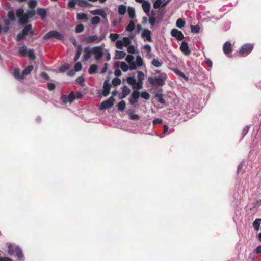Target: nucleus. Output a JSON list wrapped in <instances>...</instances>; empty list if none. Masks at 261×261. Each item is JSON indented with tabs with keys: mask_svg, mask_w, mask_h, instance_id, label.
<instances>
[{
	"mask_svg": "<svg viewBox=\"0 0 261 261\" xmlns=\"http://www.w3.org/2000/svg\"><path fill=\"white\" fill-rule=\"evenodd\" d=\"M167 76L165 73H161L159 77H148V81L152 86H162L165 84Z\"/></svg>",
	"mask_w": 261,
	"mask_h": 261,
	"instance_id": "1",
	"label": "nucleus"
},
{
	"mask_svg": "<svg viewBox=\"0 0 261 261\" xmlns=\"http://www.w3.org/2000/svg\"><path fill=\"white\" fill-rule=\"evenodd\" d=\"M253 45L250 43L243 45L240 50L236 53L239 57H244L249 54L253 50Z\"/></svg>",
	"mask_w": 261,
	"mask_h": 261,
	"instance_id": "2",
	"label": "nucleus"
},
{
	"mask_svg": "<svg viewBox=\"0 0 261 261\" xmlns=\"http://www.w3.org/2000/svg\"><path fill=\"white\" fill-rule=\"evenodd\" d=\"M50 38H56L59 40H64V37L63 34L57 31H51L48 32L43 36L44 40H48Z\"/></svg>",
	"mask_w": 261,
	"mask_h": 261,
	"instance_id": "3",
	"label": "nucleus"
},
{
	"mask_svg": "<svg viewBox=\"0 0 261 261\" xmlns=\"http://www.w3.org/2000/svg\"><path fill=\"white\" fill-rule=\"evenodd\" d=\"M92 54H93L94 55L95 60H99L101 59L103 55L102 47L100 46H95L92 47Z\"/></svg>",
	"mask_w": 261,
	"mask_h": 261,
	"instance_id": "4",
	"label": "nucleus"
},
{
	"mask_svg": "<svg viewBox=\"0 0 261 261\" xmlns=\"http://www.w3.org/2000/svg\"><path fill=\"white\" fill-rule=\"evenodd\" d=\"M105 38V35H103L100 37L97 35L89 36L85 38V41L87 43H92L94 42L99 43Z\"/></svg>",
	"mask_w": 261,
	"mask_h": 261,
	"instance_id": "5",
	"label": "nucleus"
},
{
	"mask_svg": "<svg viewBox=\"0 0 261 261\" xmlns=\"http://www.w3.org/2000/svg\"><path fill=\"white\" fill-rule=\"evenodd\" d=\"M115 99L113 96H111L107 100L101 102L100 106V110H106L112 107L114 105Z\"/></svg>",
	"mask_w": 261,
	"mask_h": 261,
	"instance_id": "6",
	"label": "nucleus"
},
{
	"mask_svg": "<svg viewBox=\"0 0 261 261\" xmlns=\"http://www.w3.org/2000/svg\"><path fill=\"white\" fill-rule=\"evenodd\" d=\"M140 96V92L137 90H134L132 93L131 97L129 99V102L132 105H134L138 101Z\"/></svg>",
	"mask_w": 261,
	"mask_h": 261,
	"instance_id": "7",
	"label": "nucleus"
},
{
	"mask_svg": "<svg viewBox=\"0 0 261 261\" xmlns=\"http://www.w3.org/2000/svg\"><path fill=\"white\" fill-rule=\"evenodd\" d=\"M61 99L64 103L67 102L71 103L75 99V96L73 91L71 92L68 95H63Z\"/></svg>",
	"mask_w": 261,
	"mask_h": 261,
	"instance_id": "8",
	"label": "nucleus"
},
{
	"mask_svg": "<svg viewBox=\"0 0 261 261\" xmlns=\"http://www.w3.org/2000/svg\"><path fill=\"white\" fill-rule=\"evenodd\" d=\"M171 35L178 40H182L184 38L182 32L176 29H173L171 30Z\"/></svg>",
	"mask_w": 261,
	"mask_h": 261,
	"instance_id": "9",
	"label": "nucleus"
},
{
	"mask_svg": "<svg viewBox=\"0 0 261 261\" xmlns=\"http://www.w3.org/2000/svg\"><path fill=\"white\" fill-rule=\"evenodd\" d=\"M180 49L186 56H188L191 53V51L189 48L188 43L186 41L182 42L180 46Z\"/></svg>",
	"mask_w": 261,
	"mask_h": 261,
	"instance_id": "10",
	"label": "nucleus"
},
{
	"mask_svg": "<svg viewBox=\"0 0 261 261\" xmlns=\"http://www.w3.org/2000/svg\"><path fill=\"white\" fill-rule=\"evenodd\" d=\"M92 48L89 47H86L84 49V55L83 56V61H87L91 56Z\"/></svg>",
	"mask_w": 261,
	"mask_h": 261,
	"instance_id": "11",
	"label": "nucleus"
},
{
	"mask_svg": "<svg viewBox=\"0 0 261 261\" xmlns=\"http://www.w3.org/2000/svg\"><path fill=\"white\" fill-rule=\"evenodd\" d=\"M223 50L226 55H228L232 52V46L229 42L227 41L224 43L223 47Z\"/></svg>",
	"mask_w": 261,
	"mask_h": 261,
	"instance_id": "12",
	"label": "nucleus"
},
{
	"mask_svg": "<svg viewBox=\"0 0 261 261\" xmlns=\"http://www.w3.org/2000/svg\"><path fill=\"white\" fill-rule=\"evenodd\" d=\"M111 84L108 83V81H105L103 83V90L102 92V95L103 96H107L110 93L111 89Z\"/></svg>",
	"mask_w": 261,
	"mask_h": 261,
	"instance_id": "13",
	"label": "nucleus"
},
{
	"mask_svg": "<svg viewBox=\"0 0 261 261\" xmlns=\"http://www.w3.org/2000/svg\"><path fill=\"white\" fill-rule=\"evenodd\" d=\"M130 92V89L127 86H124L122 89L121 95L119 97L120 99H123L126 97Z\"/></svg>",
	"mask_w": 261,
	"mask_h": 261,
	"instance_id": "14",
	"label": "nucleus"
},
{
	"mask_svg": "<svg viewBox=\"0 0 261 261\" xmlns=\"http://www.w3.org/2000/svg\"><path fill=\"white\" fill-rule=\"evenodd\" d=\"M141 36L143 38H146L147 41H151V31L149 30L144 29L142 33Z\"/></svg>",
	"mask_w": 261,
	"mask_h": 261,
	"instance_id": "15",
	"label": "nucleus"
},
{
	"mask_svg": "<svg viewBox=\"0 0 261 261\" xmlns=\"http://www.w3.org/2000/svg\"><path fill=\"white\" fill-rule=\"evenodd\" d=\"M37 14L41 17L42 20L45 19L47 16V11L45 9L39 8L37 10Z\"/></svg>",
	"mask_w": 261,
	"mask_h": 261,
	"instance_id": "16",
	"label": "nucleus"
},
{
	"mask_svg": "<svg viewBox=\"0 0 261 261\" xmlns=\"http://www.w3.org/2000/svg\"><path fill=\"white\" fill-rule=\"evenodd\" d=\"M90 13L93 15H99L101 16L103 18L106 17V14L103 9H96L90 11Z\"/></svg>",
	"mask_w": 261,
	"mask_h": 261,
	"instance_id": "17",
	"label": "nucleus"
},
{
	"mask_svg": "<svg viewBox=\"0 0 261 261\" xmlns=\"http://www.w3.org/2000/svg\"><path fill=\"white\" fill-rule=\"evenodd\" d=\"M142 7L145 13H149L151 7L150 3L149 1H144L142 3Z\"/></svg>",
	"mask_w": 261,
	"mask_h": 261,
	"instance_id": "18",
	"label": "nucleus"
},
{
	"mask_svg": "<svg viewBox=\"0 0 261 261\" xmlns=\"http://www.w3.org/2000/svg\"><path fill=\"white\" fill-rule=\"evenodd\" d=\"M15 252L16 253L17 257L19 260H23L24 255L22 253L21 249L20 247L18 246L15 247Z\"/></svg>",
	"mask_w": 261,
	"mask_h": 261,
	"instance_id": "19",
	"label": "nucleus"
},
{
	"mask_svg": "<svg viewBox=\"0 0 261 261\" xmlns=\"http://www.w3.org/2000/svg\"><path fill=\"white\" fill-rule=\"evenodd\" d=\"M133 111L132 110H128L126 111V113L129 115L130 119L132 120H138L140 119V116L138 114H133Z\"/></svg>",
	"mask_w": 261,
	"mask_h": 261,
	"instance_id": "20",
	"label": "nucleus"
},
{
	"mask_svg": "<svg viewBox=\"0 0 261 261\" xmlns=\"http://www.w3.org/2000/svg\"><path fill=\"white\" fill-rule=\"evenodd\" d=\"M83 48L81 44L77 45L76 54L74 58V61L76 62L82 53Z\"/></svg>",
	"mask_w": 261,
	"mask_h": 261,
	"instance_id": "21",
	"label": "nucleus"
},
{
	"mask_svg": "<svg viewBox=\"0 0 261 261\" xmlns=\"http://www.w3.org/2000/svg\"><path fill=\"white\" fill-rule=\"evenodd\" d=\"M126 56V53L122 51H116L115 58L116 59H122Z\"/></svg>",
	"mask_w": 261,
	"mask_h": 261,
	"instance_id": "22",
	"label": "nucleus"
},
{
	"mask_svg": "<svg viewBox=\"0 0 261 261\" xmlns=\"http://www.w3.org/2000/svg\"><path fill=\"white\" fill-rule=\"evenodd\" d=\"M261 223V219H256L252 224L253 227L256 231H258Z\"/></svg>",
	"mask_w": 261,
	"mask_h": 261,
	"instance_id": "23",
	"label": "nucleus"
},
{
	"mask_svg": "<svg viewBox=\"0 0 261 261\" xmlns=\"http://www.w3.org/2000/svg\"><path fill=\"white\" fill-rule=\"evenodd\" d=\"M28 50L27 49V47L25 45L22 46V47H20L18 49V53L19 54L21 55L22 57H26L27 54Z\"/></svg>",
	"mask_w": 261,
	"mask_h": 261,
	"instance_id": "24",
	"label": "nucleus"
},
{
	"mask_svg": "<svg viewBox=\"0 0 261 261\" xmlns=\"http://www.w3.org/2000/svg\"><path fill=\"white\" fill-rule=\"evenodd\" d=\"M34 66L33 65L28 66L22 72V75H27L30 73V72L33 70Z\"/></svg>",
	"mask_w": 261,
	"mask_h": 261,
	"instance_id": "25",
	"label": "nucleus"
},
{
	"mask_svg": "<svg viewBox=\"0 0 261 261\" xmlns=\"http://www.w3.org/2000/svg\"><path fill=\"white\" fill-rule=\"evenodd\" d=\"M97 65L96 64H93L91 65L89 69H88V73L89 74H93L97 72Z\"/></svg>",
	"mask_w": 261,
	"mask_h": 261,
	"instance_id": "26",
	"label": "nucleus"
},
{
	"mask_svg": "<svg viewBox=\"0 0 261 261\" xmlns=\"http://www.w3.org/2000/svg\"><path fill=\"white\" fill-rule=\"evenodd\" d=\"M27 56L31 60H35L36 58L34 50L33 49H30L28 50L27 54Z\"/></svg>",
	"mask_w": 261,
	"mask_h": 261,
	"instance_id": "27",
	"label": "nucleus"
},
{
	"mask_svg": "<svg viewBox=\"0 0 261 261\" xmlns=\"http://www.w3.org/2000/svg\"><path fill=\"white\" fill-rule=\"evenodd\" d=\"M32 28V26L31 24H28L25 25L22 30V33L25 35L27 36L29 35V32L31 31V29Z\"/></svg>",
	"mask_w": 261,
	"mask_h": 261,
	"instance_id": "28",
	"label": "nucleus"
},
{
	"mask_svg": "<svg viewBox=\"0 0 261 261\" xmlns=\"http://www.w3.org/2000/svg\"><path fill=\"white\" fill-rule=\"evenodd\" d=\"M77 4L80 7H86L88 6H91V5L88 3L86 0H77Z\"/></svg>",
	"mask_w": 261,
	"mask_h": 261,
	"instance_id": "29",
	"label": "nucleus"
},
{
	"mask_svg": "<svg viewBox=\"0 0 261 261\" xmlns=\"http://www.w3.org/2000/svg\"><path fill=\"white\" fill-rule=\"evenodd\" d=\"M151 63L154 67H160L162 65L163 62L161 60H159L158 59H153Z\"/></svg>",
	"mask_w": 261,
	"mask_h": 261,
	"instance_id": "30",
	"label": "nucleus"
},
{
	"mask_svg": "<svg viewBox=\"0 0 261 261\" xmlns=\"http://www.w3.org/2000/svg\"><path fill=\"white\" fill-rule=\"evenodd\" d=\"M155 97L158 102H160L162 104H164L165 103V101L164 99L163 98V94L161 93H156L155 94Z\"/></svg>",
	"mask_w": 261,
	"mask_h": 261,
	"instance_id": "31",
	"label": "nucleus"
},
{
	"mask_svg": "<svg viewBox=\"0 0 261 261\" xmlns=\"http://www.w3.org/2000/svg\"><path fill=\"white\" fill-rule=\"evenodd\" d=\"M185 25V22L182 18H179L176 22V26L179 28L182 29Z\"/></svg>",
	"mask_w": 261,
	"mask_h": 261,
	"instance_id": "32",
	"label": "nucleus"
},
{
	"mask_svg": "<svg viewBox=\"0 0 261 261\" xmlns=\"http://www.w3.org/2000/svg\"><path fill=\"white\" fill-rule=\"evenodd\" d=\"M126 7L123 5H120L118 7V13L120 15H124L126 12Z\"/></svg>",
	"mask_w": 261,
	"mask_h": 261,
	"instance_id": "33",
	"label": "nucleus"
},
{
	"mask_svg": "<svg viewBox=\"0 0 261 261\" xmlns=\"http://www.w3.org/2000/svg\"><path fill=\"white\" fill-rule=\"evenodd\" d=\"M28 20L29 18L24 14L22 16L19 18V22L20 24L23 25L28 22Z\"/></svg>",
	"mask_w": 261,
	"mask_h": 261,
	"instance_id": "34",
	"label": "nucleus"
},
{
	"mask_svg": "<svg viewBox=\"0 0 261 261\" xmlns=\"http://www.w3.org/2000/svg\"><path fill=\"white\" fill-rule=\"evenodd\" d=\"M118 109V110L121 111L123 112L125 108L126 107V103L123 100H122L118 102L117 105Z\"/></svg>",
	"mask_w": 261,
	"mask_h": 261,
	"instance_id": "35",
	"label": "nucleus"
},
{
	"mask_svg": "<svg viewBox=\"0 0 261 261\" xmlns=\"http://www.w3.org/2000/svg\"><path fill=\"white\" fill-rule=\"evenodd\" d=\"M128 13L130 18L133 19L135 17V11L134 8L129 7L128 8Z\"/></svg>",
	"mask_w": 261,
	"mask_h": 261,
	"instance_id": "36",
	"label": "nucleus"
},
{
	"mask_svg": "<svg viewBox=\"0 0 261 261\" xmlns=\"http://www.w3.org/2000/svg\"><path fill=\"white\" fill-rule=\"evenodd\" d=\"M100 21V18L98 16H94L90 20L91 23L93 25H97Z\"/></svg>",
	"mask_w": 261,
	"mask_h": 261,
	"instance_id": "37",
	"label": "nucleus"
},
{
	"mask_svg": "<svg viewBox=\"0 0 261 261\" xmlns=\"http://www.w3.org/2000/svg\"><path fill=\"white\" fill-rule=\"evenodd\" d=\"M76 18L78 20H87L88 19L87 15L85 13H77Z\"/></svg>",
	"mask_w": 261,
	"mask_h": 261,
	"instance_id": "38",
	"label": "nucleus"
},
{
	"mask_svg": "<svg viewBox=\"0 0 261 261\" xmlns=\"http://www.w3.org/2000/svg\"><path fill=\"white\" fill-rule=\"evenodd\" d=\"M35 14V11L34 10H27L26 13H25V15L28 17L29 19L34 17Z\"/></svg>",
	"mask_w": 261,
	"mask_h": 261,
	"instance_id": "39",
	"label": "nucleus"
},
{
	"mask_svg": "<svg viewBox=\"0 0 261 261\" xmlns=\"http://www.w3.org/2000/svg\"><path fill=\"white\" fill-rule=\"evenodd\" d=\"M28 4L30 8L34 9L37 5V2L36 0H30Z\"/></svg>",
	"mask_w": 261,
	"mask_h": 261,
	"instance_id": "40",
	"label": "nucleus"
},
{
	"mask_svg": "<svg viewBox=\"0 0 261 261\" xmlns=\"http://www.w3.org/2000/svg\"><path fill=\"white\" fill-rule=\"evenodd\" d=\"M135 29V23L134 21H130L129 23L126 26V30L128 32H132Z\"/></svg>",
	"mask_w": 261,
	"mask_h": 261,
	"instance_id": "41",
	"label": "nucleus"
},
{
	"mask_svg": "<svg viewBox=\"0 0 261 261\" xmlns=\"http://www.w3.org/2000/svg\"><path fill=\"white\" fill-rule=\"evenodd\" d=\"M142 87H143V82L138 81L137 82L136 81V84H135V85H134L133 88L136 89L138 91V90L142 89Z\"/></svg>",
	"mask_w": 261,
	"mask_h": 261,
	"instance_id": "42",
	"label": "nucleus"
},
{
	"mask_svg": "<svg viewBox=\"0 0 261 261\" xmlns=\"http://www.w3.org/2000/svg\"><path fill=\"white\" fill-rule=\"evenodd\" d=\"M84 30V26L82 24H78L75 29V31L76 33L82 32Z\"/></svg>",
	"mask_w": 261,
	"mask_h": 261,
	"instance_id": "43",
	"label": "nucleus"
},
{
	"mask_svg": "<svg viewBox=\"0 0 261 261\" xmlns=\"http://www.w3.org/2000/svg\"><path fill=\"white\" fill-rule=\"evenodd\" d=\"M137 78L138 81L143 82L144 79V74L142 71H137Z\"/></svg>",
	"mask_w": 261,
	"mask_h": 261,
	"instance_id": "44",
	"label": "nucleus"
},
{
	"mask_svg": "<svg viewBox=\"0 0 261 261\" xmlns=\"http://www.w3.org/2000/svg\"><path fill=\"white\" fill-rule=\"evenodd\" d=\"M140 96H141L142 98L146 100H148L150 98L149 94L146 91L142 92L141 94L140 93Z\"/></svg>",
	"mask_w": 261,
	"mask_h": 261,
	"instance_id": "45",
	"label": "nucleus"
},
{
	"mask_svg": "<svg viewBox=\"0 0 261 261\" xmlns=\"http://www.w3.org/2000/svg\"><path fill=\"white\" fill-rule=\"evenodd\" d=\"M120 67H121V69L124 72H126L128 70V68H129L128 65L124 62H121Z\"/></svg>",
	"mask_w": 261,
	"mask_h": 261,
	"instance_id": "46",
	"label": "nucleus"
},
{
	"mask_svg": "<svg viewBox=\"0 0 261 261\" xmlns=\"http://www.w3.org/2000/svg\"><path fill=\"white\" fill-rule=\"evenodd\" d=\"M82 69V65L81 62H77L74 65V70L76 72L80 71Z\"/></svg>",
	"mask_w": 261,
	"mask_h": 261,
	"instance_id": "47",
	"label": "nucleus"
},
{
	"mask_svg": "<svg viewBox=\"0 0 261 261\" xmlns=\"http://www.w3.org/2000/svg\"><path fill=\"white\" fill-rule=\"evenodd\" d=\"M174 72L175 73H176L177 75L184 78V79H187V77L185 75L184 73L181 72V71L177 69H174Z\"/></svg>",
	"mask_w": 261,
	"mask_h": 261,
	"instance_id": "48",
	"label": "nucleus"
},
{
	"mask_svg": "<svg viewBox=\"0 0 261 261\" xmlns=\"http://www.w3.org/2000/svg\"><path fill=\"white\" fill-rule=\"evenodd\" d=\"M23 13H24L23 9L22 8H19L16 10V15L17 17L20 18L24 15Z\"/></svg>",
	"mask_w": 261,
	"mask_h": 261,
	"instance_id": "49",
	"label": "nucleus"
},
{
	"mask_svg": "<svg viewBox=\"0 0 261 261\" xmlns=\"http://www.w3.org/2000/svg\"><path fill=\"white\" fill-rule=\"evenodd\" d=\"M136 64L138 66H142L143 64V60L140 56H137Z\"/></svg>",
	"mask_w": 261,
	"mask_h": 261,
	"instance_id": "50",
	"label": "nucleus"
},
{
	"mask_svg": "<svg viewBox=\"0 0 261 261\" xmlns=\"http://www.w3.org/2000/svg\"><path fill=\"white\" fill-rule=\"evenodd\" d=\"M162 3L163 1L162 0H156L153 4V8L155 9L159 8Z\"/></svg>",
	"mask_w": 261,
	"mask_h": 261,
	"instance_id": "51",
	"label": "nucleus"
},
{
	"mask_svg": "<svg viewBox=\"0 0 261 261\" xmlns=\"http://www.w3.org/2000/svg\"><path fill=\"white\" fill-rule=\"evenodd\" d=\"M126 81L128 83L134 86V85H135L136 84V80L134 77H128L126 79Z\"/></svg>",
	"mask_w": 261,
	"mask_h": 261,
	"instance_id": "52",
	"label": "nucleus"
},
{
	"mask_svg": "<svg viewBox=\"0 0 261 261\" xmlns=\"http://www.w3.org/2000/svg\"><path fill=\"white\" fill-rule=\"evenodd\" d=\"M112 83L114 86H117L121 84V80L118 77H115L112 80Z\"/></svg>",
	"mask_w": 261,
	"mask_h": 261,
	"instance_id": "53",
	"label": "nucleus"
},
{
	"mask_svg": "<svg viewBox=\"0 0 261 261\" xmlns=\"http://www.w3.org/2000/svg\"><path fill=\"white\" fill-rule=\"evenodd\" d=\"M191 30L192 33H197L199 31L200 28L198 25H191Z\"/></svg>",
	"mask_w": 261,
	"mask_h": 261,
	"instance_id": "54",
	"label": "nucleus"
},
{
	"mask_svg": "<svg viewBox=\"0 0 261 261\" xmlns=\"http://www.w3.org/2000/svg\"><path fill=\"white\" fill-rule=\"evenodd\" d=\"M76 82L81 86H83L85 83V79L83 76L78 77L76 79Z\"/></svg>",
	"mask_w": 261,
	"mask_h": 261,
	"instance_id": "55",
	"label": "nucleus"
},
{
	"mask_svg": "<svg viewBox=\"0 0 261 261\" xmlns=\"http://www.w3.org/2000/svg\"><path fill=\"white\" fill-rule=\"evenodd\" d=\"M25 36H25L22 32L18 34L16 36L17 41H21L22 40L25 38Z\"/></svg>",
	"mask_w": 261,
	"mask_h": 261,
	"instance_id": "56",
	"label": "nucleus"
},
{
	"mask_svg": "<svg viewBox=\"0 0 261 261\" xmlns=\"http://www.w3.org/2000/svg\"><path fill=\"white\" fill-rule=\"evenodd\" d=\"M119 36V35L118 34H116V33H115V34H111L110 35V36L109 37L110 38V39H111V40L112 41H115V40H116L118 37Z\"/></svg>",
	"mask_w": 261,
	"mask_h": 261,
	"instance_id": "57",
	"label": "nucleus"
},
{
	"mask_svg": "<svg viewBox=\"0 0 261 261\" xmlns=\"http://www.w3.org/2000/svg\"><path fill=\"white\" fill-rule=\"evenodd\" d=\"M14 75L15 77H16V78L23 79V76L21 77L20 76V71L18 69H15L14 70Z\"/></svg>",
	"mask_w": 261,
	"mask_h": 261,
	"instance_id": "58",
	"label": "nucleus"
},
{
	"mask_svg": "<svg viewBox=\"0 0 261 261\" xmlns=\"http://www.w3.org/2000/svg\"><path fill=\"white\" fill-rule=\"evenodd\" d=\"M122 42L123 43V45L125 46L129 45L131 42L130 40L126 37H123Z\"/></svg>",
	"mask_w": 261,
	"mask_h": 261,
	"instance_id": "59",
	"label": "nucleus"
},
{
	"mask_svg": "<svg viewBox=\"0 0 261 261\" xmlns=\"http://www.w3.org/2000/svg\"><path fill=\"white\" fill-rule=\"evenodd\" d=\"M8 17L11 20H14L15 19V14L13 11H11L8 13Z\"/></svg>",
	"mask_w": 261,
	"mask_h": 261,
	"instance_id": "60",
	"label": "nucleus"
},
{
	"mask_svg": "<svg viewBox=\"0 0 261 261\" xmlns=\"http://www.w3.org/2000/svg\"><path fill=\"white\" fill-rule=\"evenodd\" d=\"M15 252V250L13 249V246L11 245H9L8 246V253L9 255H13Z\"/></svg>",
	"mask_w": 261,
	"mask_h": 261,
	"instance_id": "61",
	"label": "nucleus"
},
{
	"mask_svg": "<svg viewBox=\"0 0 261 261\" xmlns=\"http://www.w3.org/2000/svg\"><path fill=\"white\" fill-rule=\"evenodd\" d=\"M69 69V65L68 64H64L60 68V71L61 72H64L65 71Z\"/></svg>",
	"mask_w": 261,
	"mask_h": 261,
	"instance_id": "62",
	"label": "nucleus"
},
{
	"mask_svg": "<svg viewBox=\"0 0 261 261\" xmlns=\"http://www.w3.org/2000/svg\"><path fill=\"white\" fill-rule=\"evenodd\" d=\"M123 45V43L121 40H117L116 42V46L117 48L121 49Z\"/></svg>",
	"mask_w": 261,
	"mask_h": 261,
	"instance_id": "63",
	"label": "nucleus"
},
{
	"mask_svg": "<svg viewBox=\"0 0 261 261\" xmlns=\"http://www.w3.org/2000/svg\"><path fill=\"white\" fill-rule=\"evenodd\" d=\"M134 59V57L132 55H128L125 58V60L128 63H130L132 62H133V60Z\"/></svg>",
	"mask_w": 261,
	"mask_h": 261,
	"instance_id": "64",
	"label": "nucleus"
}]
</instances>
